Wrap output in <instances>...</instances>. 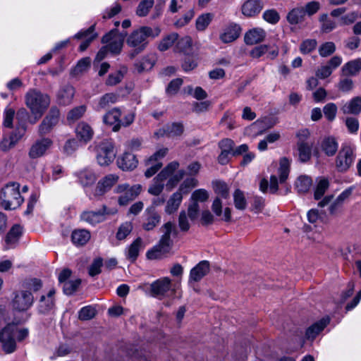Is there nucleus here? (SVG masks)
Here are the masks:
<instances>
[{
	"instance_id": "f257e3e1",
	"label": "nucleus",
	"mask_w": 361,
	"mask_h": 361,
	"mask_svg": "<svg viewBox=\"0 0 361 361\" xmlns=\"http://www.w3.org/2000/svg\"><path fill=\"white\" fill-rule=\"evenodd\" d=\"M51 103L50 97L35 89H30L25 94V104L30 109L31 117L29 122L35 124L41 118Z\"/></svg>"
},
{
	"instance_id": "f03ea898",
	"label": "nucleus",
	"mask_w": 361,
	"mask_h": 361,
	"mask_svg": "<svg viewBox=\"0 0 361 361\" xmlns=\"http://www.w3.org/2000/svg\"><path fill=\"white\" fill-rule=\"evenodd\" d=\"M160 32L159 27L152 28L148 26H142L134 30L126 39L127 45L133 49L130 54L131 58H134L145 49L148 37H156Z\"/></svg>"
},
{
	"instance_id": "7ed1b4c3",
	"label": "nucleus",
	"mask_w": 361,
	"mask_h": 361,
	"mask_svg": "<svg viewBox=\"0 0 361 361\" xmlns=\"http://www.w3.org/2000/svg\"><path fill=\"white\" fill-rule=\"evenodd\" d=\"M161 230L163 232V235L159 243L147 253L149 259L159 258L162 255L169 252L171 248L173 243L171 240V234L173 233L176 235L177 233L174 225L171 221H169L161 226Z\"/></svg>"
},
{
	"instance_id": "20e7f679",
	"label": "nucleus",
	"mask_w": 361,
	"mask_h": 361,
	"mask_svg": "<svg viewBox=\"0 0 361 361\" xmlns=\"http://www.w3.org/2000/svg\"><path fill=\"white\" fill-rule=\"evenodd\" d=\"M19 184L10 183L1 191V205L5 209H15L20 206L23 199L19 190Z\"/></svg>"
},
{
	"instance_id": "39448f33",
	"label": "nucleus",
	"mask_w": 361,
	"mask_h": 361,
	"mask_svg": "<svg viewBox=\"0 0 361 361\" xmlns=\"http://www.w3.org/2000/svg\"><path fill=\"white\" fill-rule=\"evenodd\" d=\"M179 167L178 161L170 162L161 172L153 179L152 184L148 188V192L152 195H159L164 189V182Z\"/></svg>"
},
{
	"instance_id": "423d86ee",
	"label": "nucleus",
	"mask_w": 361,
	"mask_h": 361,
	"mask_svg": "<svg viewBox=\"0 0 361 361\" xmlns=\"http://www.w3.org/2000/svg\"><path fill=\"white\" fill-rule=\"evenodd\" d=\"M95 145L98 164L101 166H107L111 163L116 157L112 142L104 140Z\"/></svg>"
},
{
	"instance_id": "0eeeda50",
	"label": "nucleus",
	"mask_w": 361,
	"mask_h": 361,
	"mask_svg": "<svg viewBox=\"0 0 361 361\" xmlns=\"http://www.w3.org/2000/svg\"><path fill=\"white\" fill-rule=\"evenodd\" d=\"M141 185L137 184L130 186L127 183L118 185L114 190L116 193L120 194L118 202L121 206H126L135 200L141 192Z\"/></svg>"
},
{
	"instance_id": "6e6552de",
	"label": "nucleus",
	"mask_w": 361,
	"mask_h": 361,
	"mask_svg": "<svg viewBox=\"0 0 361 361\" xmlns=\"http://www.w3.org/2000/svg\"><path fill=\"white\" fill-rule=\"evenodd\" d=\"M18 123L16 130L10 136V145H15L25 135L27 130L26 121L28 118V112L25 108H20L16 114Z\"/></svg>"
},
{
	"instance_id": "1a4fd4ad",
	"label": "nucleus",
	"mask_w": 361,
	"mask_h": 361,
	"mask_svg": "<svg viewBox=\"0 0 361 361\" xmlns=\"http://www.w3.org/2000/svg\"><path fill=\"white\" fill-rule=\"evenodd\" d=\"M351 195V190L347 189L342 192L336 199L334 200L333 195H328L324 197L319 203L318 206L324 207L329 205V213L332 215L337 214L341 209L345 200Z\"/></svg>"
},
{
	"instance_id": "9d476101",
	"label": "nucleus",
	"mask_w": 361,
	"mask_h": 361,
	"mask_svg": "<svg viewBox=\"0 0 361 361\" xmlns=\"http://www.w3.org/2000/svg\"><path fill=\"white\" fill-rule=\"evenodd\" d=\"M117 213L116 209H109L102 206L98 211H85L80 214V219L91 225L101 223L106 219V215H113Z\"/></svg>"
},
{
	"instance_id": "9b49d317",
	"label": "nucleus",
	"mask_w": 361,
	"mask_h": 361,
	"mask_svg": "<svg viewBox=\"0 0 361 361\" xmlns=\"http://www.w3.org/2000/svg\"><path fill=\"white\" fill-rule=\"evenodd\" d=\"M34 298L28 290H19L13 293L11 305L15 310L23 312L27 310L33 304Z\"/></svg>"
},
{
	"instance_id": "f8f14e48",
	"label": "nucleus",
	"mask_w": 361,
	"mask_h": 361,
	"mask_svg": "<svg viewBox=\"0 0 361 361\" xmlns=\"http://www.w3.org/2000/svg\"><path fill=\"white\" fill-rule=\"evenodd\" d=\"M16 329V325L8 324L0 331V343L6 353H11L16 350V344L13 338Z\"/></svg>"
},
{
	"instance_id": "ddd939ff",
	"label": "nucleus",
	"mask_w": 361,
	"mask_h": 361,
	"mask_svg": "<svg viewBox=\"0 0 361 361\" xmlns=\"http://www.w3.org/2000/svg\"><path fill=\"white\" fill-rule=\"evenodd\" d=\"M353 149L351 146L343 145L336 160V166L338 171H346L354 161Z\"/></svg>"
},
{
	"instance_id": "4468645a",
	"label": "nucleus",
	"mask_w": 361,
	"mask_h": 361,
	"mask_svg": "<svg viewBox=\"0 0 361 361\" xmlns=\"http://www.w3.org/2000/svg\"><path fill=\"white\" fill-rule=\"evenodd\" d=\"M104 44L106 45L109 52L117 54L121 51L123 44V36L119 34L116 29L111 30L106 34L102 39Z\"/></svg>"
},
{
	"instance_id": "2eb2a0df",
	"label": "nucleus",
	"mask_w": 361,
	"mask_h": 361,
	"mask_svg": "<svg viewBox=\"0 0 361 361\" xmlns=\"http://www.w3.org/2000/svg\"><path fill=\"white\" fill-rule=\"evenodd\" d=\"M59 110L56 107H51L49 114L43 119L39 126V133L40 135L48 133L51 129L57 124L59 118Z\"/></svg>"
},
{
	"instance_id": "dca6fc26",
	"label": "nucleus",
	"mask_w": 361,
	"mask_h": 361,
	"mask_svg": "<svg viewBox=\"0 0 361 361\" xmlns=\"http://www.w3.org/2000/svg\"><path fill=\"white\" fill-rule=\"evenodd\" d=\"M119 177L116 174H108L99 180L94 189L95 196H102L109 191L118 181Z\"/></svg>"
},
{
	"instance_id": "f3484780",
	"label": "nucleus",
	"mask_w": 361,
	"mask_h": 361,
	"mask_svg": "<svg viewBox=\"0 0 361 361\" xmlns=\"http://www.w3.org/2000/svg\"><path fill=\"white\" fill-rule=\"evenodd\" d=\"M52 143L49 138H42L36 140L30 149L28 154L30 158L37 159L44 156L51 147Z\"/></svg>"
},
{
	"instance_id": "a211bd4d",
	"label": "nucleus",
	"mask_w": 361,
	"mask_h": 361,
	"mask_svg": "<svg viewBox=\"0 0 361 361\" xmlns=\"http://www.w3.org/2000/svg\"><path fill=\"white\" fill-rule=\"evenodd\" d=\"M171 289V281L168 277H164L154 281L151 284V293L153 296L163 298Z\"/></svg>"
},
{
	"instance_id": "6ab92c4d",
	"label": "nucleus",
	"mask_w": 361,
	"mask_h": 361,
	"mask_svg": "<svg viewBox=\"0 0 361 361\" xmlns=\"http://www.w3.org/2000/svg\"><path fill=\"white\" fill-rule=\"evenodd\" d=\"M184 132V126L180 122L168 123L160 128L155 135L158 137L167 136L169 137H180Z\"/></svg>"
},
{
	"instance_id": "aec40b11",
	"label": "nucleus",
	"mask_w": 361,
	"mask_h": 361,
	"mask_svg": "<svg viewBox=\"0 0 361 361\" xmlns=\"http://www.w3.org/2000/svg\"><path fill=\"white\" fill-rule=\"evenodd\" d=\"M145 221L142 228L145 231L154 229L161 221V216L156 211L154 206L149 207L145 212Z\"/></svg>"
},
{
	"instance_id": "412c9836",
	"label": "nucleus",
	"mask_w": 361,
	"mask_h": 361,
	"mask_svg": "<svg viewBox=\"0 0 361 361\" xmlns=\"http://www.w3.org/2000/svg\"><path fill=\"white\" fill-rule=\"evenodd\" d=\"M264 7L261 0H247L242 6V13L246 17H254L258 15Z\"/></svg>"
},
{
	"instance_id": "4be33fe9",
	"label": "nucleus",
	"mask_w": 361,
	"mask_h": 361,
	"mask_svg": "<svg viewBox=\"0 0 361 361\" xmlns=\"http://www.w3.org/2000/svg\"><path fill=\"white\" fill-rule=\"evenodd\" d=\"M94 28L95 25H93L88 29L85 30H81L75 35L74 38L75 39H85V40L80 44L79 47L80 51H84L88 47L92 41L97 37V35L94 32Z\"/></svg>"
},
{
	"instance_id": "5701e85b",
	"label": "nucleus",
	"mask_w": 361,
	"mask_h": 361,
	"mask_svg": "<svg viewBox=\"0 0 361 361\" xmlns=\"http://www.w3.org/2000/svg\"><path fill=\"white\" fill-rule=\"evenodd\" d=\"M209 271V263L203 260L193 267L190 272V281L197 282L200 281Z\"/></svg>"
},
{
	"instance_id": "b1692460",
	"label": "nucleus",
	"mask_w": 361,
	"mask_h": 361,
	"mask_svg": "<svg viewBox=\"0 0 361 361\" xmlns=\"http://www.w3.org/2000/svg\"><path fill=\"white\" fill-rule=\"evenodd\" d=\"M241 28L237 24H230L224 28L220 35V39L224 43H230L238 39L240 35Z\"/></svg>"
},
{
	"instance_id": "393cba45",
	"label": "nucleus",
	"mask_w": 361,
	"mask_h": 361,
	"mask_svg": "<svg viewBox=\"0 0 361 361\" xmlns=\"http://www.w3.org/2000/svg\"><path fill=\"white\" fill-rule=\"evenodd\" d=\"M121 113L120 109L118 108H114L104 116L103 121L104 123L112 126V130L116 132L121 128Z\"/></svg>"
},
{
	"instance_id": "a878e982",
	"label": "nucleus",
	"mask_w": 361,
	"mask_h": 361,
	"mask_svg": "<svg viewBox=\"0 0 361 361\" xmlns=\"http://www.w3.org/2000/svg\"><path fill=\"white\" fill-rule=\"evenodd\" d=\"M55 291L49 290L47 296L42 295L40 298L38 305V310L42 314H47L50 312L54 307V295Z\"/></svg>"
},
{
	"instance_id": "bb28decb",
	"label": "nucleus",
	"mask_w": 361,
	"mask_h": 361,
	"mask_svg": "<svg viewBox=\"0 0 361 361\" xmlns=\"http://www.w3.org/2000/svg\"><path fill=\"white\" fill-rule=\"evenodd\" d=\"M265 37V32L262 28H253L246 32L245 42L246 44L252 45L261 42Z\"/></svg>"
},
{
	"instance_id": "cd10ccee",
	"label": "nucleus",
	"mask_w": 361,
	"mask_h": 361,
	"mask_svg": "<svg viewBox=\"0 0 361 361\" xmlns=\"http://www.w3.org/2000/svg\"><path fill=\"white\" fill-rule=\"evenodd\" d=\"M361 71V59H356L345 63L341 68L343 76L356 75Z\"/></svg>"
},
{
	"instance_id": "c85d7f7f",
	"label": "nucleus",
	"mask_w": 361,
	"mask_h": 361,
	"mask_svg": "<svg viewBox=\"0 0 361 361\" xmlns=\"http://www.w3.org/2000/svg\"><path fill=\"white\" fill-rule=\"evenodd\" d=\"M75 94L73 87L66 85L61 88L57 94L58 102L62 105L71 104Z\"/></svg>"
},
{
	"instance_id": "c756f323",
	"label": "nucleus",
	"mask_w": 361,
	"mask_h": 361,
	"mask_svg": "<svg viewBox=\"0 0 361 361\" xmlns=\"http://www.w3.org/2000/svg\"><path fill=\"white\" fill-rule=\"evenodd\" d=\"M137 161L134 154L131 153H124L123 156L118 159V165L123 170H133L137 166Z\"/></svg>"
},
{
	"instance_id": "7c9ffc66",
	"label": "nucleus",
	"mask_w": 361,
	"mask_h": 361,
	"mask_svg": "<svg viewBox=\"0 0 361 361\" xmlns=\"http://www.w3.org/2000/svg\"><path fill=\"white\" fill-rule=\"evenodd\" d=\"M329 318H323L314 323L306 331V336L308 339H314L329 323Z\"/></svg>"
},
{
	"instance_id": "2f4dec72",
	"label": "nucleus",
	"mask_w": 361,
	"mask_h": 361,
	"mask_svg": "<svg viewBox=\"0 0 361 361\" xmlns=\"http://www.w3.org/2000/svg\"><path fill=\"white\" fill-rule=\"evenodd\" d=\"M305 8L298 6L293 8L287 15V20L291 25H297L302 23L305 17Z\"/></svg>"
},
{
	"instance_id": "473e14b6",
	"label": "nucleus",
	"mask_w": 361,
	"mask_h": 361,
	"mask_svg": "<svg viewBox=\"0 0 361 361\" xmlns=\"http://www.w3.org/2000/svg\"><path fill=\"white\" fill-rule=\"evenodd\" d=\"M183 200V197L180 195V192H174L172 194V195L169 197V200L167 201L166 207H165V212L166 213L169 214H171L176 212L178 209L179 208L181 202Z\"/></svg>"
},
{
	"instance_id": "72a5a7b5",
	"label": "nucleus",
	"mask_w": 361,
	"mask_h": 361,
	"mask_svg": "<svg viewBox=\"0 0 361 361\" xmlns=\"http://www.w3.org/2000/svg\"><path fill=\"white\" fill-rule=\"evenodd\" d=\"M23 231L22 227L18 225H14L7 233L5 241L8 247L6 249L10 248L12 245H15L21 236Z\"/></svg>"
},
{
	"instance_id": "f704fd0d",
	"label": "nucleus",
	"mask_w": 361,
	"mask_h": 361,
	"mask_svg": "<svg viewBox=\"0 0 361 361\" xmlns=\"http://www.w3.org/2000/svg\"><path fill=\"white\" fill-rule=\"evenodd\" d=\"M76 133L78 137L85 142L90 141L94 134L93 130L90 125L85 123H80L76 128Z\"/></svg>"
},
{
	"instance_id": "c9c22d12",
	"label": "nucleus",
	"mask_w": 361,
	"mask_h": 361,
	"mask_svg": "<svg viewBox=\"0 0 361 361\" xmlns=\"http://www.w3.org/2000/svg\"><path fill=\"white\" fill-rule=\"evenodd\" d=\"M322 151L329 157L334 156L338 149V142L333 137L324 138L321 143Z\"/></svg>"
},
{
	"instance_id": "e433bc0d",
	"label": "nucleus",
	"mask_w": 361,
	"mask_h": 361,
	"mask_svg": "<svg viewBox=\"0 0 361 361\" xmlns=\"http://www.w3.org/2000/svg\"><path fill=\"white\" fill-rule=\"evenodd\" d=\"M342 110L344 114H359L361 112V97L353 98L343 106Z\"/></svg>"
},
{
	"instance_id": "4c0bfd02",
	"label": "nucleus",
	"mask_w": 361,
	"mask_h": 361,
	"mask_svg": "<svg viewBox=\"0 0 361 361\" xmlns=\"http://www.w3.org/2000/svg\"><path fill=\"white\" fill-rule=\"evenodd\" d=\"M71 238L75 245H83L90 239V233L85 229L75 230L72 233Z\"/></svg>"
},
{
	"instance_id": "58836bf2",
	"label": "nucleus",
	"mask_w": 361,
	"mask_h": 361,
	"mask_svg": "<svg viewBox=\"0 0 361 361\" xmlns=\"http://www.w3.org/2000/svg\"><path fill=\"white\" fill-rule=\"evenodd\" d=\"M77 176L80 183L83 187H87L92 185L97 180V176L94 173L90 170L85 169L80 171Z\"/></svg>"
},
{
	"instance_id": "ea45409f",
	"label": "nucleus",
	"mask_w": 361,
	"mask_h": 361,
	"mask_svg": "<svg viewBox=\"0 0 361 361\" xmlns=\"http://www.w3.org/2000/svg\"><path fill=\"white\" fill-rule=\"evenodd\" d=\"M312 180L310 177L302 175L300 176L295 182V188L298 193L307 192L312 186Z\"/></svg>"
},
{
	"instance_id": "a19ab883",
	"label": "nucleus",
	"mask_w": 361,
	"mask_h": 361,
	"mask_svg": "<svg viewBox=\"0 0 361 361\" xmlns=\"http://www.w3.org/2000/svg\"><path fill=\"white\" fill-rule=\"evenodd\" d=\"M142 239L140 238H137L128 247L126 257L131 262H135L137 259L142 246Z\"/></svg>"
},
{
	"instance_id": "79ce46f5",
	"label": "nucleus",
	"mask_w": 361,
	"mask_h": 361,
	"mask_svg": "<svg viewBox=\"0 0 361 361\" xmlns=\"http://www.w3.org/2000/svg\"><path fill=\"white\" fill-rule=\"evenodd\" d=\"M156 61V57L154 54H148L143 57L142 60L136 63V68L139 73L151 70Z\"/></svg>"
},
{
	"instance_id": "37998d69",
	"label": "nucleus",
	"mask_w": 361,
	"mask_h": 361,
	"mask_svg": "<svg viewBox=\"0 0 361 361\" xmlns=\"http://www.w3.org/2000/svg\"><path fill=\"white\" fill-rule=\"evenodd\" d=\"M127 69L123 67L118 71L109 74L105 81V85L107 86H115L119 84L126 73Z\"/></svg>"
},
{
	"instance_id": "c03bdc74",
	"label": "nucleus",
	"mask_w": 361,
	"mask_h": 361,
	"mask_svg": "<svg viewBox=\"0 0 361 361\" xmlns=\"http://www.w3.org/2000/svg\"><path fill=\"white\" fill-rule=\"evenodd\" d=\"M192 41L190 37L185 36L178 40L175 51L189 54L192 50Z\"/></svg>"
},
{
	"instance_id": "a18cd8bd",
	"label": "nucleus",
	"mask_w": 361,
	"mask_h": 361,
	"mask_svg": "<svg viewBox=\"0 0 361 361\" xmlns=\"http://www.w3.org/2000/svg\"><path fill=\"white\" fill-rule=\"evenodd\" d=\"M214 15L210 13H202L199 16L195 21V27L198 31H204L211 23Z\"/></svg>"
},
{
	"instance_id": "49530a36",
	"label": "nucleus",
	"mask_w": 361,
	"mask_h": 361,
	"mask_svg": "<svg viewBox=\"0 0 361 361\" xmlns=\"http://www.w3.org/2000/svg\"><path fill=\"white\" fill-rule=\"evenodd\" d=\"M178 35L177 33L173 32L164 37L159 42L158 49L161 51H165L171 47L178 40Z\"/></svg>"
},
{
	"instance_id": "de8ad7c7",
	"label": "nucleus",
	"mask_w": 361,
	"mask_h": 361,
	"mask_svg": "<svg viewBox=\"0 0 361 361\" xmlns=\"http://www.w3.org/2000/svg\"><path fill=\"white\" fill-rule=\"evenodd\" d=\"M321 23V30L323 32L329 33L336 27V23L331 20L327 14H322L319 17Z\"/></svg>"
},
{
	"instance_id": "09e8293b",
	"label": "nucleus",
	"mask_w": 361,
	"mask_h": 361,
	"mask_svg": "<svg viewBox=\"0 0 361 361\" xmlns=\"http://www.w3.org/2000/svg\"><path fill=\"white\" fill-rule=\"evenodd\" d=\"M198 184V181L195 178H188L179 186L178 190L176 192H180L182 197L183 195H187L190 191Z\"/></svg>"
},
{
	"instance_id": "8fccbe9b",
	"label": "nucleus",
	"mask_w": 361,
	"mask_h": 361,
	"mask_svg": "<svg viewBox=\"0 0 361 361\" xmlns=\"http://www.w3.org/2000/svg\"><path fill=\"white\" fill-rule=\"evenodd\" d=\"M290 161L286 157L280 159L278 173L279 175L280 183H283L288 178L289 173Z\"/></svg>"
},
{
	"instance_id": "3c124183",
	"label": "nucleus",
	"mask_w": 361,
	"mask_h": 361,
	"mask_svg": "<svg viewBox=\"0 0 361 361\" xmlns=\"http://www.w3.org/2000/svg\"><path fill=\"white\" fill-rule=\"evenodd\" d=\"M235 207L239 210H244L247 207V200L245 195L240 189H236L233 193Z\"/></svg>"
},
{
	"instance_id": "603ef678",
	"label": "nucleus",
	"mask_w": 361,
	"mask_h": 361,
	"mask_svg": "<svg viewBox=\"0 0 361 361\" xmlns=\"http://www.w3.org/2000/svg\"><path fill=\"white\" fill-rule=\"evenodd\" d=\"M336 49V45L333 42H326L319 46L318 52L322 57H327L333 54Z\"/></svg>"
},
{
	"instance_id": "864d4df0",
	"label": "nucleus",
	"mask_w": 361,
	"mask_h": 361,
	"mask_svg": "<svg viewBox=\"0 0 361 361\" xmlns=\"http://www.w3.org/2000/svg\"><path fill=\"white\" fill-rule=\"evenodd\" d=\"M118 96L114 93H106L103 95L99 101V108L105 109L111 104H115L118 100Z\"/></svg>"
},
{
	"instance_id": "5fc2aeb1",
	"label": "nucleus",
	"mask_w": 361,
	"mask_h": 361,
	"mask_svg": "<svg viewBox=\"0 0 361 361\" xmlns=\"http://www.w3.org/2000/svg\"><path fill=\"white\" fill-rule=\"evenodd\" d=\"M175 172L176 171L168 177L169 180L166 183V188L169 190H172L185 176L184 170H179L176 173Z\"/></svg>"
},
{
	"instance_id": "6e6d98bb",
	"label": "nucleus",
	"mask_w": 361,
	"mask_h": 361,
	"mask_svg": "<svg viewBox=\"0 0 361 361\" xmlns=\"http://www.w3.org/2000/svg\"><path fill=\"white\" fill-rule=\"evenodd\" d=\"M90 59L88 57L80 59L73 70V74L78 75L87 71L90 66Z\"/></svg>"
},
{
	"instance_id": "4d7b16f0",
	"label": "nucleus",
	"mask_w": 361,
	"mask_h": 361,
	"mask_svg": "<svg viewBox=\"0 0 361 361\" xmlns=\"http://www.w3.org/2000/svg\"><path fill=\"white\" fill-rule=\"evenodd\" d=\"M133 224L131 222H124L118 228L116 233V238L119 240H124L132 231Z\"/></svg>"
},
{
	"instance_id": "13d9d810",
	"label": "nucleus",
	"mask_w": 361,
	"mask_h": 361,
	"mask_svg": "<svg viewBox=\"0 0 361 361\" xmlns=\"http://www.w3.org/2000/svg\"><path fill=\"white\" fill-rule=\"evenodd\" d=\"M209 193L204 189L195 190L191 195L190 202H195L197 204L199 202H206L209 199Z\"/></svg>"
},
{
	"instance_id": "bf43d9fd",
	"label": "nucleus",
	"mask_w": 361,
	"mask_h": 361,
	"mask_svg": "<svg viewBox=\"0 0 361 361\" xmlns=\"http://www.w3.org/2000/svg\"><path fill=\"white\" fill-rule=\"evenodd\" d=\"M154 5V0H143L142 1L136 10V13L140 17L145 16L148 14L149 10Z\"/></svg>"
},
{
	"instance_id": "052dcab7",
	"label": "nucleus",
	"mask_w": 361,
	"mask_h": 361,
	"mask_svg": "<svg viewBox=\"0 0 361 361\" xmlns=\"http://www.w3.org/2000/svg\"><path fill=\"white\" fill-rule=\"evenodd\" d=\"M96 315V310L94 307L88 305L80 309L78 312V318L80 320H90Z\"/></svg>"
},
{
	"instance_id": "680f3d73",
	"label": "nucleus",
	"mask_w": 361,
	"mask_h": 361,
	"mask_svg": "<svg viewBox=\"0 0 361 361\" xmlns=\"http://www.w3.org/2000/svg\"><path fill=\"white\" fill-rule=\"evenodd\" d=\"M86 111V106L84 105L77 106L69 111L67 119L69 121L75 122L80 118Z\"/></svg>"
},
{
	"instance_id": "e2e57ef3",
	"label": "nucleus",
	"mask_w": 361,
	"mask_h": 361,
	"mask_svg": "<svg viewBox=\"0 0 361 361\" xmlns=\"http://www.w3.org/2000/svg\"><path fill=\"white\" fill-rule=\"evenodd\" d=\"M329 181L325 179V178H322L321 179L317 187H316V189L314 190V199L315 200H319L322 197V196L324 195L326 190L328 189L329 188Z\"/></svg>"
},
{
	"instance_id": "0e129e2a",
	"label": "nucleus",
	"mask_w": 361,
	"mask_h": 361,
	"mask_svg": "<svg viewBox=\"0 0 361 361\" xmlns=\"http://www.w3.org/2000/svg\"><path fill=\"white\" fill-rule=\"evenodd\" d=\"M317 45V42L314 39H307L304 40L300 46V51L302 54H309L315 49Z\"/></svg>"
},
{
	"instance_id": "69168bd1",
	"label": "nucleus",
	"mask_w": 361,
	"mask_h": 361,
	"mask_svg": "<svg viewBox=\"0 0 361 361\" xmlns=\"http://www.w3.org/2000/svg\"><path fill=\"white\" fill-rule=\"evenodd\" d=\"M214 190L215 192L223 198H228L229 196L228 187L222 181H216L214 183Z\"/></svg>"
},
{
	"instance_id": "338daca9",
	"label": "nucleus",
	"mask_w": 361,
	"mask_h": 361,
	"mask_svg": "<svg viewBox=\"0 0 361 361\" xmlns=\"http://www.w3.org/2000/svg\"><path fill=\"white\" fill-rule=\"evenodd\" d=\"M81 281L80 279H76L74 281H68L63 284V293L66 295L73 294L79 286L80 285Z\"/></svg>"
},
{
	"instance_id": "774afa93",
	"label": "nucleus",
	"mask_w": 361,
	"mask_h": 361,
	"mask_svg": "<svg viewBox=\"0 0 361 361\" xmlns=\"http://www.w3.org/2000/svg\"><path fill=\"white\" fill-rule=\"evenodd\" d=\"M300 159L305 162L310 159L311 155V149L310 146L305 142H301L298 145Z\"/></svg>"
}]
</instances>
